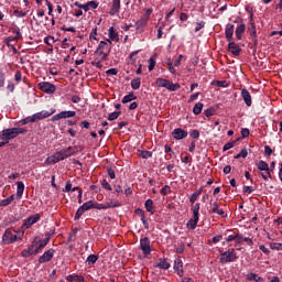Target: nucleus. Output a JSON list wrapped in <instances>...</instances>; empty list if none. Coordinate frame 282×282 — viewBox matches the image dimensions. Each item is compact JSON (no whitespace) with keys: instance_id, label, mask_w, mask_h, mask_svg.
Returning a JSON list of instances; mask_svg holds the SVG:
<instances>
[{"instance_id":"20","label":"nucleus","mask_w":282,"mask_h":282,"mask_svg":"<svg viewBox=\"0 0 282 282\" xmlns=\"http://www.w3.org/2000/svg\"><path fill=\"white\" fill-rule=\"evenodd\" d=\"M228 50L231 52V54H234V56H239V54H241V48L232 41L229 42Z\"/></svg>"},{"instance_id":"39","label":"nucleus","mask_w":282,"mask_h":282,"mask_svg":"<svg viewBox=\"0 0 282 282\" xmlns=\"http://www.w3.org/2000/svg\"><path fill=\"white\" fill-rule=\"evenodd\" d=\"M118 206H120V203H113V202H110V203H107L105 204V206H101V208H118Z\"/></svg>"},{"instance_id":"42","label":"nucleus","mask_w":282,"mask_h":282,"mask_svg":"<svg viewBox=\"0 0 282 282\" xmlns=\"http://www.w3.org/2000/svg\"><path fill=\"white\" fill-rule=\"evenodd\" d=\"M47 243H50V240H47V239L39 240L37 250H42V248H45V246H47Z\"/></svg>"},{"instance_id":"59","label":"nucleus","mask_w":282,"mask_h":282,"mask_svg":"<svg viewBox=\"0 0 282 282\" xmlns=\"http://www.w3.org/2000/svg\"><path fill=\"white\" fill-rule=\"evenodd\" d=\"M206 25L205 22H198L195 28V32H199Z\"/></svg>"},{"instance_id":"44","label":"nucleus","mask_w":282,"mask_h":282,"mask_svg":"<svg viewBox=\"0 0 282 282\" xmlns=\"http://www.w3.org/2000/svg\"><path fill=\"white\" fill-rule=\"evenodd\" d=\"M120 113H121L120 111L110 113L108 116V120L110 121L118 120V118H120Z\"/></svg>"},{"instance_id":"57","label":"nucleus","mask_w":282,"mask_h":282,"mask_svg":"<svg viewBox=\"0 0 282 282\" xmlns=\"http://www.w3.org/2000/svg\"><path fill=\"white\" fill-rule=\"evenodd\" d=\"M88 3V8H91V10H96V8H98V2L96 1H89Z\"/></svg>"},{"instance_id":"64","label":"nucleus","mask_w":282,"mask_h":282,"mask_svg":"<svg viewBox=\"0 0 282 282\" xmlns=\"http://www.w3.org/2000/svg\"><path fill=\"white\" fill-rule=\"evenodd\" d=\"M243 241V236L236 234V242L241 243Z\"/></svg>"},{"instance_id":"26","label":"nucleus","mask_w":282,"mask_h":282,"mask_svg":"<svg viewBox=\"0 0 282 282\" xmlns=\"http://www.w3.org/2000/svg\"><path fill=\"white\" fill-rule=\"evenodd\" d=\"M149 23V15H143L139 21H137V28H144Z\"/></svg>"},{"instance_id":"54","label":"nucleus","mask_w":282,"mask_h":282,"mask_svg":"<svg viewBox=\"0 0 282 282\" xmlns=\"http://www.w3.org/2000/svg\"><path fill=\"white\" fill-rule=\"evenodd\" d=\"M167 66L169 72H171V74H175V67L173 66V62H171V59L167 61Z\"/></svg>"},{"instance_id":"7","label":"nucleus","mask_w":282,"mask_h":282,"mask_svg":"<svg viewBox=\"0 0 282 282\" xmlns=\"http://www.w3.org/2000/svg\"><path fill=\"white\" fill-rule=\"evenodd\" d=\"M140 248L145 257H148V254H151V240H149L148 237L142 238L140 240Z\"/></svg>"},{"instance_id":"6","label":"nucleus","mask_w":282,"mask_h":282,"mask_svg":"<svg viewBox=\"0 0 282 282\" xmlns=\"http://www.w3.org/2000/svg\"><path fill=\"white\" fill-rule=\"evenodd\" d=\"M77 151V147H68L67 149L58 151V153L62 160H67V158H72V155H75Z\"/></svg>"},{"instance_id":"30","label":"nucleus","mask_w":282,"mask_h":282,"mask_svg":"<svg viewBox=\"0 0 282 282\" xmlns=\"http://www.w3.org/2000/svg\"><path fill=\"white\" fill-rule=\"evenodd\" d=\"M66 281L73 282V281H79L83 282L85 281V278L82 275H67Z\"/></svg>"},{"instance_id":"52","label":"nucleus","mask_w":282,"mask_h":282,"mask_svg":"<svg viewBox=\"0 0 282 282\" xmlns=\"http://www.w3.org/2000/svg\"><path fill=\"white\" fill-rule=\"evenodd\" d=\"M271 250H282V243H278V242L271 243Z\"/></svg>"},{"instance_id":"3","label":"nucleus","mask_w":282,"mask_h":282,"mask_svg":"<svg viewBox=\"0 0 282 282\" xmlns=\"http://www.w3.org/2000/svg\"><path fill=\"white\" fill-rule=\"evenodd\" d=\"M219 261L220 263H232V261H237V253L235 252V249H229L221 253Z\"/></svg>"},{"instance_id":"13","label":"nucleus","mask_w":282,"mask_h":282,"mask_svg":"<svg viewBox=\"0 0 282 282\" xmlns=\"http://www.w3.org/2000/svg\"><path fill=\"white\" fill-rule=\"evenodd\" d=\"M74 116H76V111H62L59 113H57L56 116L53 117V120H63L65 118H74Z\"/></svg>"},{"instance_id":"27","label":"nucleus","mask_w":282,"mask_h":282,"mask_svg":"<svg viewBox=\"0 0 282 282\" xmlns=\"http://www.w3.org/2000/svg\"><path fill=\"white\" fill-rule=\"evenodd\" d=\"M248 281H256V282H264L263 278L257 275L256 273H249L247 275Z\"/></svg>"},{"instance_id":"29","label":"nucleus","mask_w":282,"mask_h":282,"mask_svg":"<svg viewBox=\"0 0 282 282\" xmlns=\"http://www.w3.org/2000/svg\"><path fill=\"white\" fill-rule=\"evenodd\" d=\"M202 109H204V104L197 102V104H195V106L193 108V113L195 116H199V113H202Z\"/></svg>"},{"instance_id":"14","label":"nucleus","mask_w":282,"mask_h":282,"mask_svg":"<svg viewBox=\"0 0 282 282\" xmlns=\"http://www.w3.org/2000/svg\"><path fill=\"white\" fill-rule=\"evenodd\" d=\"M249 23H250V28H249L250 35L253 39L254 45H257V43H258V40H257V26L254 25V20L252 19V14L250 15Z\"/></svg>"},{"instance_id":"61","label":"nucleus","mask_w":282,"mask_h":282,"mask_svg":"<svg viewBox=\"0 0 282 282\" xmlns=\"http://www.w3.org/2000/svg\"><path fill=\"white\" fill-rule=\"evenodd\" d=\"M170 191H171V186L165 185V186L161 189V193H162L163 195H167Z\"/></svg>"},{"instance_id":"8","label":"nucleus","mask_w":282,"mask_h":282,"mask_svg":"<svg viewBox=\"0 0 282 282\" xmlns=\"http://www.w3.org/2000/svg\"><path fill=\"white\" fill-rule=\"evenodd\" d=\"M50 116H54V110L47 111V110H42L40 112H36L32 116L33 122H36V120H45V118H50Z\"/></svg>"},{"instance_id":"60","label":"nucleus","mask_w":282,"mask_h":282,"mask_svg":"<svg viewBox=\"0 0 282 282\" xmlns=\"http://www.w3.org/2000/svg\"><path fill=\"white\" fill-rule=\"evenodd\" d=\"M21 78H22V75H21L20 70H18L14 75L15 83H21Z\"/></svg>"},{"instance_id":"23","label":"nucleus","mask_w":282,"mask_h":282,"mask_svg":"<svg viewBox=\"0 0 282 282\" xmlns=\"http://www.w3.org/2000/svg\"><path fill=\"white\" fill-rule=\"evenodd\" d=\"M21 32L17 31L15 32V36H9L4 40L6 45H8V47H10V45H12V41H19V39H21Z\"/></svg>"},{"instance_id":"16","label":"nucleus","mask_w":282,"mask_h":282,"mask_svg":"<svg viewBox=\"0 0 282 282\" xmlns=\"http://www.w3.org/2000/svg\"><path fill=\"white\" fill-rule=\"evenodd\" d=\"M256 166L259 171H264L269 177H272V174L270 173V165H268L265 161H259Z\"/></svg>"},{"instance_id":"4","label":"nucleus","mask_w":282,"mask_h":282,"mask_svg":"<svg viewBox=\"0 0 282 282\" xmlns=\"http://www.w3.org/2000/svg\"><path fill=\"white\" fill-rule=\"evenodd\" d=\"M158 87H165L169 91H177L180 89V84H171L167 79L158 78L156 79Z\"/></svg>"},{"instance_id":"19","label":"nucleus","mask_w":282,"mask_h":282,"mask_svg":"<svg viewBox=\"0 0 282 282\" xmlns=\"http://www.w3.org/2000/svg\"><path fill=\"white\" fill-rule=\"evenodd\" d=\"M120 12V0H112L111 9L109 11L110 17H116Z\"/></svg>"},{"instance_id":"31","label":"nucleus","mask_w":282,"mask_h":282,"mask_svg":"<svg viewBox=\"0 0 282 282\" xmlns=\"http://www.w3.org/2000/svg\"><path fill=\"white\" fill-rule=\"evenodd\" d=\"M138 98L133 93H130L129 95H126L122 99L123 105H127V102H131V100H135Z\"/></svg>"},{"instance_id":"50","label":"nucleus","mask_w":282,"mask_h":282,"mask_svg":"<svg viewBox=\"0 0 282 282\" xmlns=\"http://www.w3.org/2000/svg\"><path fill=\"white\" fill-rule=\"evenodd\" d=\"M6 85V75L3 74V70H0V88Z\"/></svg>"},{"instance_id":"47","label":"nucleus","mask_w":282,"mask_h":282,"mask_svg":"<svg viewBox=\"0 0 282 282\" xmlns=\"http://www.w3.org/2000/svg\"><path fill=\"white\" fill-rule=\"evenodd\" d=\"M212 213H216L219 209V203L210 200Z\"/></svg>"},{"instance_id":"51","label":"nucleus","mask_w":282,"mask_h":282,"mask_svg":"<svg viewBox=\"0 0 282 282\" xmlns=\"http://www.w3.org/2000/svg\"><path fill=\"white\" fill-rule=\"evenodd\" d=\"M149 72H153V69H155V59L152 57L149 59Z\"/></svg>"},{"instance_id":"17","label":"nucleus","mask_w":282,"mask_h":282,"mask_svg":"<svg viewBox=\"0 0 282 282\" xmlns=\"http://www.w3.org/2000/svg\"><path fill=\"white\" fill-rule=\"evenodd\" d=\"M241 97L242 100H245L247 107H252V96L250 95V91H248V89L243 88L241 90Z\"/></svg>"},{"instance_id":"53","label":"nucleus","mask_w":282,"mask_h":282,"mask_svg":"<svg viewBox=\"0 0 282 282\" xmlns=\"http://www.w3.org/2000/svg\"><path fill=\"white\" fill-rule=\"evenodd\" d=\"M189 135L194 138V140H197L199 138V130H192Z\"/></svg>"},{"instance_id":"35","label":"nucleus","mask_w":282,"mask_h":282,"mask_svg":"<svg viewBox=\"0 0 282 282\" xmlns=\"http://www.w3.org/2000/svg\"><path fill=\"white\" fill-rule=\"evenodd\" d=\"M142 84L140 78H135L131 80V88L132 89H140V85Z\"/></svg>"},{"instance_id":"63","label":"nucleus","mask_w":282,"mask_h":282,"mask_svg":"<svg viewBox=\"0 0 282 282\" xmlns=\"http://www.w3.org/2000/svg\"><path fill=\"white\" fill-rule=\"evenodd\" d=\"M275 10H278V12L282 14V0H280L279 3L275 6Z\"/></svg>"},{"instance_id":"28","label":"nucleus","mask_w":282,"mask_h":282,"mask_svg":"<svg viewBox=\"0 0 282 282\" xmlns=\"http://www.w3.org/2000/svg\"><path fill=\"white\" fill-rule=\"evenodd\" d=\"M14 202V194L0 202V206H10Z\"/></svg>"},{"instance_id":"24","label":"nucleus","mask_w":282,"mask_h":282,"mask_svg":"<svg viewBox=\"0 0 282 282\" xmlns=\"http://www.w3.org/2000/svg\"><path fill=\"white\" fill-rule=\"evenodd\" d=\"M26 250L31 253V256L39 254V250H41V249H39V241H36V238L33 241L32 246L29 247Z\"/></svg>"},{"instance_id":"22","label":"nucleus","mask_w":282,"mask_h":282,"mask_svg":"<svg viewBox=\"0 0 282 282\" xmlns=\"http://www.w3.org/2000/svg\"><path fill=\"white\" fill-rule=\"evenodd\" d=\"M17 199H21L23 197V193L25 191V184H23V182L18 181L17 182Z\"/></svg>"},{"instance_id":"40","label":"nucleus","mask_w":282,"mask_h":282,"mask_svg":"<svg viewBox=\"0 0 282 282\" xmlns=\"http://www.w3.org/2000/svg\"><path fill=\"white\" fill-rule=\"evenodd\" d=\"M82 207L85 208L86 210H91V208H94V200H88L84 203Z\"/></svg>"},{"instance_id":"9","label":"nucleus","mask_w":282,"mask_h":282,"mask_svg":"<svg viewBox=\"0 0 282 282\" xmlns=\"http://www.w3.org/2000/svg\"><path fill=\"white\" fill-rule=\"evenodd\" d=\"M39 87H40L41 91H45V94H54V91H56V86H54L50 82L40 83Z\"/></svg>"},{"instance_id":"58","label":"nucleus","mask_w":282,"mask_h":282,"mask_svg":"<svg viewBox=\"0 0 282 282\" xmlns=\"http://www.w3.org/2000/svg\"><path fill=\"white\" fill-rule=\"evenodd\" d=\"M250 135V130L248 128H245L241 130V137L242 138H248Z\"/></svg>"},{"instance_id":"21","label":"nucleus","mask_w":282,"mask_h":282,"mask_svg":"<svg viewBox=\"0 0 282 282\" xmlns=\"http://www.w3.org/2000/svg\"><path fill=\"white\" fill-rule=\"evenodd\" d=\"M225 34H226L227 41L230 43V41H232V35L235 34V25L234 24H227Z\"/></svg>"},{"instance_id":"38","label":"nucleus","mask_w":282,"mask_h":282,"mask_svg":"<svg viewBox=\"0 0 282 282\" xmlns=\"http://www.w3.org/2000/svg\"><path fill=\"white\" fill-rule=\"evenodd\" d=\"M96 261H98V256H96V254L88 256V258H87L88 265L96 263Z\"/></svg>"},{"instance_id":"25","label":"nucleus","mask_w":282,"mask_h":282,"mask_svg":"<svg viewBox=\"0 0 282 282\" xmlns=\"http://www.w3.org/2000/svg\"><path fill=\"white\" fill-rule=\"evenodd\" d=\"M246 32V24H240L236 29V39L241 41V35Z\"/></svg>"},{"instance_id":"1","label":"nucleus","mask_w":282,"mask_h":282,"mask_svg":"<svg viewBox=\"0 0 282 282\" xmlns=\"http://www.w3.org/2000/svg\"><path fill=\"white\" fill-rule=\"evenodd\" d=\"M20 133H25L23 128H10L2 131V140H14Z\"/></svg>"},{"instance_id":"2","label":"nucleus","mask_w":282,"mask_h":282,"mask_svg":"<svg viewBox=\"0 0 282 282\" xmlns=\"http://www.w3.org/2000/svg\"><path fill=\"white\" fill-rule=\"evenodd\" d=\"M193 215L194 219L188 220L186 224L189 230H195V228H197V223L199 221V203L195 204Z\"/></svg>"},{"instance_id":"32","label":"nucleus","mask_w":282,"mask_h":282,"mask_svg":"<svg viewBox=\"0 0 282 282\" xmlns=\"http://www.w3.org/2000/svg\"><path fill=\"white\" fill-rule=\"evenodd\" d=\"M158 268H161V270H169V268H171V263H169L166 260H160Z\"/></svg>"},{"instance_id":"18","label":"nucleus","mask_w":282,"mask_h":282,"mask_svg":"<svg viewBox=\"0 0 282 282\" xmlns=\"http://www.w3.org/2000/svg\"><path fill=\"white\" fill-rule=\"evenodd\" d=\"M58 162H63V159L61 156V153L56 152L55 154H53L46 159L45 164H56Z\"/></svg>"},{"instance_id":"46","label":"nucleus","mask_w":282,"mask_h":282,"mask_svg":"<svg viewBox=\"0 0 282 282\" xmlns=\"http://www.w3.org/2000/svg\"><path fill=\"white\" fill-rule=\"evenodd\" d=\"M85 210H86V209H85L83 206H80V207L77 209L76 214H75V219H78L79 217H83Z\"/></svg>"},{"instance_id":"37","label":"nucleus","mask_w":282,"mask_h":282,"mask_svg":"<svg viewBox=\"0 0 282 282\" xmlns=\"http://www.w3.org/2000/svg\"><path fill=\"white\" fill-rule=\"evenodd\" d=\"M140 158L143 160H149V158H153V153L151 151H141Z\"/></svg>"},{"instance_id":"55","label":"nucleus","mask_w":282,"mask_h":282,"mask_svg":"<svg viewBox=\"0 0 282 282\" xmlns=\"http://www.w3.org/2000/svg\"><path fill=\"white\" fill-rule=\"evenodd\" d=\"M107 173H108L110 180H116V172L112 169H108Z\"/></svg>"},{"instance_id":"5","label":"nucleus","mask_w":282,"mask_h":282,"mask_svg":"<svg viewBox=\"0 0 282 282\" xmlns=\"http://www.w3.org/2000/svg\"><path fill=\"white\" fill-rule=\"evenodd\" d=\"M17 239H18L17 231L7 229L2 236V243H4V245L14 243V241H17Z\"/></svg>"},{"instance_id":"10","label":"nucleus","mask_w":282,"mask_h":282,"mask_svg":"<svg viewBox=\"0 0 282 282\" xmlns=\"http://www.w3.org/2000/svg\"><path fill=\"white\" fill-rule=\"evenodd\" d=\"M39 219H41V215H39V214L32 215L24 220V224L22 225V227L30 228V227L34 226V224H36V221H39Z\"/></svg>"},{"instance_id":"33","label":"nucleus","mask_w":282,"mask_h":282,"mask_svg":"<svg viewBox=\"0 0 282 282\" xmlns=\"http://www.w3.org/2000/svg\"><path fill=\"white\" fill-rule=\"evenodd\" d=\"M109 39L111 41H118V32H116V29H113V26L109 29Z\"/></svg>"},{"instance_id":"45","label":"nucleus","mask_w":282,"mask_h":282,"mask_svg":"<svg viewBox=\"0 0 282 282\" xmlns=\"http://www.w3.org/2000/svg\"><path fill=\"white\" fill-rule=\"evenodd\" d=\"M235 144H237V141L228 142L227 144L224 145L223 151H230V149H232Z\"/></svg>"},{"instance_id":"34","label":"nucleus","mask_w":282,"mask_h":282,"mask_svg":"<svg viewBox=\"0 0 282 282\" xmlns=\"http://www.w3.org/2000/svg\"><path fill=\"white\" fill-rule=\"evenodd\" d=\"M105 47H107V42L101 41L97 47V50L95 51V54L100 55L102 54V50H105Z\"/></svg>"},{"instance_id":"15","label":"nucleus","mask_w":282,"mask_h":282,"mask_svg":"<svg viewBox=\"0 0 282 282\" xmlns=\"http://www.w3.org/2000/svg\"><path fill=\"white\" fill-rule=\"evenodd\" d=\"M174 271L178 274V276H184V264L182 259L177 258L174 261Z\"/></svg>"},{"instance_id":"41","label":"nucleus","mask_w":282,"mask_h":282,"mask_svg":"<svg viewBox=\"0 0 282 282\" xmlns=\"http://www.w3.org/2000/svg\"><path fill=\"white\" fill-rule=\"evenodd\" d=\"M239 158H248V150L247 149H242L240 151V153H238L236 156H235V160H239Z\"/></svg>"},{"instance_id":"56","label":"nucleus","mask_w":282,"mask_h":282,"mask_svg":"<svg viewBox=\"0 0 282 282\" xmlns=\"http://www.w3.org/2000/svg\"><path fill=\"white\" fill-rule=\"evenodd\" d=\"M22 124H28L30 122H34L33 117H26L25 119L21 120Z\"/></svg>"},{"instance_id":"12","label":"nucleus","mask_w":282,"mask_h":282,"mask_svg":"<svg viewBox=\"0 0 282 282\" xmlns=\"http://www.w3.org/2000/svg\"><path fill=\"white\" fill-rule=\"evenodd\" d=\"M54 257V249H48L43 253L42 257L39 259V263H47V261H52Z\"/></svg>"},{"instance_id":"48","label":"nucleus","mask_w":282,"mask_h":282,"mask_svg":"<svg viewBox=\"0 0 282 282\" xmlns=\"http://www.w3.org/2000/svg\"><path fill=\"white\" fill-rule=\"evenodd\" d=\"M206 118H210V116H215V109L214 108H207L205 110Z\"/></svg>"},{"instance_id":"62","label":"nucleus","mask_w":282,"mask_h":282,"mask_svg":"<svg viewBox=\"0 0 282 282\" xmlns=\"http://www.w3.org/2000/svg\"><path fill=\"white\" fill-rule=\"evenodd\" d=\"M217 87H228V82L226 80H220L216 82Z\"/></svg>"},{"instance_id":"36","label":"nucleus","mask_w":282,"mask_h":282,"mask_svg":"<svg viewBox=\"0 0 282 282\" xmlns=\"http://www.w3.org/2000/svg\"><path fill=\"white\" fill-rule=\"evenodd\" d=\"M145 209L148 210V213H151V215H153V200L152 199L145 200Z\"/></svg>"},{"instance_id":"43","label":"nucleus","mask_w":282,"mask_h":282,"mask_svg":"<svg viewBox=\"0 0 282 282\" xmlns=\"http://www.w3.org/2000/svg\"><path fill=\"white\" fill-rule=\"evenodd\" d=\"M199 195H202V192L193 193L191 198H189L191 204H195V202H197V198L199 197Z\"/></svg>"},{"instance_id":"49","label":"nucleus","mask_w":282,"mask_h":282,"mask_svg":"<svg viewBox=\"0 0 282 282\" xmlns=\"http://www.w3.org/2000/svg\"><path fill=\"white\" fill-rule=\"evenodd\" d=\"M101 186L102 188H106V191H111V185L109 184V182H107V180L101 181Z\"/></svg>"},{"instance_id":"11","label":"nucleus","mask_w":282,"mask_h":282,"mask_svg":"<svg viewBox=\"0 0 282 282\" xmlns=\"http://www.w3.org/2000/svg\"><path fill=\"white\" fill-rule=\"evenodd\" d=\"M172 135L174 140H184V138L188 137V132L182 128H177L172 132Z\"/></svg>"}]
</instances>
